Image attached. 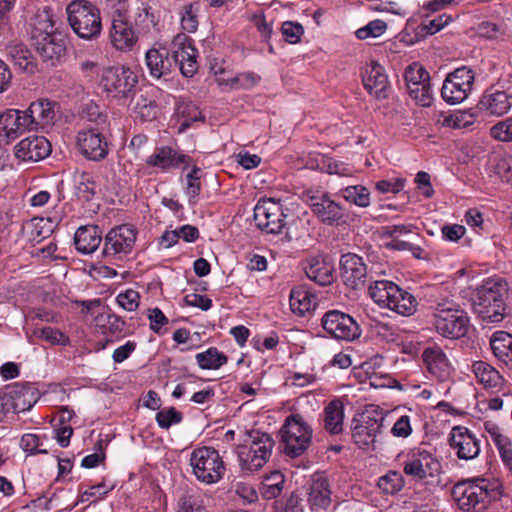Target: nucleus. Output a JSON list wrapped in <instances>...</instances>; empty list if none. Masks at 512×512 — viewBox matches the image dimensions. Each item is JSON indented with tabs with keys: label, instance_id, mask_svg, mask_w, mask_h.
Returning a JSON list of instances; mask_svg holds the SVG:
<instances>
[{
	"label": "nucleus",
	"instance_id": "5",
	"mask_svg": "<svg viewBox=\"0 0 512 512\" xmlns=\"http://www.w3.org/2000/svg\"><path fill=\"white\" fill-rule=\"evenodd\" d=\"M385 415L383 410L370 406L352 420L353 442L362 450L375 448L377 436L382 432Z\"/></svg>",
	"mask_w": 512,
	"mask_h": 512
},
{
	"label": "nucleus",
	"instance_id": "17",
	"mask_svg": "<svg viewBox=\"0 0 512 512\" xmlns=\"http://www.w3.org/2000/svg\"><path fill=\"white\" fill-rule=\"evenodd\" d=\"M136 240V231L130 225H121L111 229L106 237L103 254L115 256L117 254H128L131 252Z\"/></svg>",
	"mask_w": 512,
	"mask_h": 512
},
{
	"label": "nucleus",
	"instance_id": "55",
	"mask_svg": "<svg viewBox=\"0 0 512 512\" xmlns=\"http://www.w3.org/2000/svg\"><path fill=\"white\" fill-rule=\"evenodd\" d=\"M387 28V25L382 20H373L370 21L366 26L359 28L356 31V36L358 39H367L369 37H378L382 35Z\"/></svg>",
	"mask_w": 512,
	"mask_h": 512
},
{
	"label": "nucleus",
	"instance_id": "9",
	"mask_svg": "<svg viewBox=\"0 0 512 512\" xmlns=\"http://www.w3.org/2000/svg\"><path fill=\"white\" fill-rule=\"evenodd\" d=\"M38 399L39 392L30 383L16 382L0 391V408L3 413H20L31 409Z\"/></svg>",
	"mask_w": 512,
	"mask_h": 512
},
{
	"label": "nucleus",
	"instance_id": "59",
	"mask_svg": "<svg viewBox=\"0 0 512 512\" xmlns=\"http://www.w3.org/2000/svg\"><path fill=\"white\" fill-rule=\"evenodd\" d=\"M281 31L285 40L291 44L300 42L301 36L304 32L302 25L291 21L284 22L282 24Z\"/></svg>",
	"mask_w": 512,
	"mask_h": 512
},
{
	"label": "nucleus",
	"instance_id": "24",
	"mask_svg": "<svg viewBox=\"0 0 512 512\" xmlns=\"http://www.w3.org/2000/svg\"><path fill=\"white\" fill-rule=\"evenodd\" d=\"M191 158L169 146H162L157 148L155 152L150 155L146 163L149 166L159 168L163 171L170 169H178L183 165L185 169L190 164Z\"/></svg>",
	"mask_w": 512,
	"mask_h": 512
},
{
	"label": "nucleus",
	"instance_id": "33",
	"mask_svg": "<svg viewBox=\"0 0 512 512\" xmlns=\"http://www.w3.org/2000/svg\"><path fill=\"white\" fill-rule=\"evenodd\" d=\"M101 241V231L95 225L79 227L74 235L75 247L83 254L93 253L99 247Z\"/></svg>",
	"mask_w": 512,
	"mask_h": 512
},
{
	"label": "nucleus",
	"instance_id": "13",
	"mask_svg": "<svg viewBox=\"0 0 512 512\" xmlns=\"http://www.w3.org/2000/svg\"><path fill=\"white\" fill-rule=\"evenodd\" d=\"M286 214L282 205L272 199L259 201L254 208V221L268 234H279L285 227Z\"/></svg>",
	"mask_w": 512,
	"mask_h": 512
},
{
	"label": "nucleus",
	"instance_id": "53",
	"mask_svg": "<svg viewBox=\"0 0 512 512\" xmlns=\"http://www.w3.org/2000/svg\"><path fill=\"white\" fill-rule=\"evenodd\" d=\"M201 169L194 166L192 170L187 174V187L186 194L189 197L190 203H194V200L198 197L201 191L200 175Z\"/></svg>",
	"mask_w": 512,
	"mask_h": 512
},
{
	"label": "nucleus",
	"instance_id": "32",
	"mask_svg": "<svg viewBox=\"0 0 512 512\" xmlns=\"http://www.w3.org/2000/svg\"><path fill=\"white\" fill-rule=\"evenodd\" d=\"M478 107L491 115L502 116L510 109L511 102L505 91L488 90L480 99Z\"/></svg>",
	"mask_w": 512,
	"mask_h": 512
},
{
	"label": "nucleus",
	"instance_id": "19",
	"mask_svg": "<svg viewBox=\"0 0 512 512\" xmlns=\"http://www.w3.org/2000/svg\"><path fill=\"white\" fill-rule=\"evenodd\" d=\"M339 265L341 279L347 287L357 289L364 285L367 277V266L360 256L354 253L343 254Z\"/></svg>",
	"mask_w": 512,
	"mask_h": 512
},
{
	"label": "nucleus",
	"instance_id": "56",
	"mask_svg": "<svg viewBox=\"0 0 512 512\" xmlns=\"http://www.w3.org/2000/svg\"><path fill=\"white\" fill-rule=\"evenodd\" d=\"M493 138L499 141L509 142L512 140V118H506L498 122L490 129Z\"/></svg>",
	"mask_w": 512,
	"mask_h": 512
},
{
	"label": "nucleus",
	"instance_id": "2",
	"mask_svg": "<svg viewBox=\"0 0 512 512\" xmlns=\"http://www.w3.org/2000/svg\"><path fill=\"white\" fill-rule=\"evenodd\" d=\"M274 444L267 433L258 430L246 432L243 443L236 448L241 469L247 472L261 469L270 458Z\"/></svg>",
	"mask_w": 512,
	"mask_h": 512
},
{
	"label": "nucleus",
	"instance_id": "8",
	"mask_svg": "<svg viewBox=\"0 0 512 512\" xmlns=\"http://www.w3.org/2000/svg\"><path fill=\"white\" fill-rule=\"evenodd\" d=\"M191 466L198 480L212 484L218 482L224 474L225 467L217 450L211 447L195 449L191 454Z\"/></svg>",
	"mask_w": 512,
	"mask_h": 512
},
{
	"label": "nucleus",
	"instance_id": "47",
	"mask_svg": "<svg viewBox=\"0 0 512 512\" xmlns=\"http://www.w3.org/2000/svg\"><path fill=\"white\" fill-rule=\"evenodd\" d=\"M260 81V76L254 72H243L236 76L224 79L218 78L220 85L230 86L232 89H251Z\"/></svg>",
	"mask_w": 512,
	"mask_h": 512
},
{
	"label": "nucleus",
	"instance_id": "51",
	"mask_svg": "<svg viewBox=\"0 0 512 512\" xmlns=\"http://www.w3.org/2000/svg\"><path fill=\"white\" fill-rule=\"evenodd\" d=\"M441 126L453 129L466 128L474 123L473 114L468 112H456L446 115L441 121Z\"/></svg>",
	"mask_w": 512,
	"mask_h": 512
},
{
	"label": "nucleus",
	"instance_id": "23",
	"mask_svg": "<svg viewBox=\"0 0 512 512\" xmlns=\"http://www.w3.org/2000/svg\"><path fill=\"white\" fill-rule=\"evenodd\" d=\"M362 82L365 89L377 99L388 97L389 82L384 68L377 62L367 64L362 71Z\"/></svg>",
	"mask_w": 512,
	"mask_h": 512
},
{
	"label": "nucleus",
	"instance_id": "45",
	"mask_svg": "<svg viewBox=\"0 0 512 512\" xmlns=\"http://www.w3.org/2000/svg\"><path fill=\"white\" fill-rule=\"evenodd\" d=\"M284 482L285 477L280 471L271 472L262 482V497L268 500L277 498L282 493Z\"/></svg>",
	"mask_w": 512,
	"mask_h": 512
},
{
	"label": "nucleus",
	"instance_id": "46",
	"mask_svg": "<svg viewBox=\"0 0 512 512\" xmlns=\"http://www.w3.org/2000/svg\"><path fill=\"white\" fill-rule=\"evenodd\" d=\"M159 18L152 11V8L146 4H142L138 8V12L134 18L135 26L138 33H149L152 29L156 30Z\"/></svg>",
	"mask_w": 512,
	"mask_h": 512
},
{
	"label": "nucleus",
	"instance_id": "35",
	"mask_svg": "<svg viewBox=\"0 0 512 512\" xmlns=\"http://www.w3.org/2000/svg\"><path fill=\"white\" fill-rule=\"evenodd\" d=\"M306 276L320 286L330 285L333 280V266L324 259L313 258L305 268Z\"/></svg>",
	"mask_w": 512,
	"mask_h": 512
},
{
	"label": "nucleus",
	"instance_id": "16",
	"mask_svg": "<svg viewBox=\"0 0 512 512\" xmlns=\"http://www.w3.org/2000/svg\"><path fill=\"white\" fill-rule=\"evenodd\" d=\"M174 66L178 65L181 73L185 77H192L198 70L197 49L193 45V40L185 35L178 34L172 42Z\"/></svg>",
	"mask_w": 512,
	"mask_h": 512
},
{
	"label": "nucleus",
	"instance_id": "11",
	"mask_svg": "<svg viewBox=\"0 0 512 512\" xmlns=\"http://www.w3.org/2000/svg\"><path fill=\"white\" fill-rule=\"evenodd\" d=\"M126 12V0H117V7L112 13L110 41L117 50L121 51L131 50L138 39L137 32L127 20Z\"/></svg>",
	"mask_w": 512,
	"mask_h": 512
},
{
	"label": "nucleus",
	"instance_id": "6",
	"mask_svg": "<svg viewBox=\"0 0 512 512\" xmlns=\"http://www.w3.org/2000/svg\"><path fill=\"white\" fill-rule=\"evenodd\" d=\"M434 326L443 337L457 339L467 333L469 319L466 312L459 309L456 304L445 301L435 307Z\"/></svg>",
	"mask_w": 512,
	"mask_h": 512
},
{
	"label": "nucleus",
	"instance_id": "22",
	"mask_svg": "<svg viewBox=\"0 0 512 512\" xmlns=\"http://www.w3.org/2000/svg\"><path fill=\"white\" fill-rule=\"evenodd\" d=\"M449 443L451 448L456 451L458 458L463 460L474 459L480 452L478 440L463 426H455L452 428Z\"/></svg>",
	"mask_w": 512,
	"mask_h": 512
},
{
	"label": "nucleus",
	"instance_id": "52",
	"mask_svg": "<svg viewBox=\"0 0 512 512\" xmlns=\"http://www.w3.org/2000/svg\"><path fill=\"white\" fill-rule=\"evenodd\" d=\"M406 87L409 85L430 82V75L419 63H412L404 72Z\"/></svg>",
	"mask_w": 512,
	"mask_h": 512
},
{
	"label": "nucleus",
	"instance_id": "60",
	"mask_svg": "<svg viewBox=\"0 0 512 512\" xmlns=\"http://www.w3.org/2000/svg\"><path fill=\"white\" fill-rule=\"evenodd\" d=\"M404 178H392L389 180H380L375 183V189L382 194L393 193L397 194L403 190L405 185Z\"/></svg>",
	"mask_w": 512,
	"mask_h": 512
},
{
	"label": "nucleus",
	"instance_id": "49",
	"mask_svg": "<svg viewBox=\"0 0 512 512\" xmlns=\"http://www.w3.org/2000/svg\"><path fill=\"white\" fill-rule=\"evenodd\" d=\"M34 335L51 345L66 346L70 344L69 337L57 328L46 326L34 331Z\"/></svg>",
	"mask_w": 512,
	"mask_h": 512
},
{
	"label": "nucleus",
	"instance_id": "27",
	"mask_svg": "<svg viewBox=\"0 0 512 512\" xmlns=\"http://www.w3.org/2000/svg\"><path fill=\"white\" fill-rule=\"evenodd\" d=\"M31 42L39 56L45 62L55 65L66 51L64 35L62 32L54 33Z\"/></svg>",
	"mask_w": 512,
	"mask_h": 512
},
{
	"label": "nucleus",
	"instance_id": "40",
	"mask_svg": "<svg viewBox=\"0 0 512 512\" xmlns=\"http://www.w3.org/2000/svg\"><path fill=\"white\" fill-rule=\"evenodd\" d=\"M490 345L495 357L509 365L512 361V335L506 331H496L492 334Z\"/></svg>",
	"mask_w": 512,
	"mask_h": 512
},
{
	"label": "nucleus",
	"instance_id": "38",
	"mask_svg": "<svg viewBox=\"0 0 512 512\" xmlns=\"http://www.w3.org/2000/svg\"><path fill=\"white\" fill-rule=\"evenodd\" d=\"M316 297L304 287H297L290 293V308L298 316H304L316 307Z\"/></svg>",
	"mask_w": 512,
	"mask_h": 512
},
{
	"label": "nucleus",
	"instance_id": "57",
	"mask_svg": "<svg viewBox=\"0 0 512 512\" xmlns=\"http://www.w3.org/2000/svg\"><path fill=\"white\" fill-rule=\"evenodd\" d=\"M31 239L40 242L52 232V223L43 218L32 220Z\"/></svg>",
	"mask_w": 512,
	"mask_h": 512
},
{
	"label": "nucleus",
	"instance_id": "1",
	"mask_svg": "<svg viewBox=\"0 0 512 512\" xmlns=\"http://www.w3.org/2000/svg\"><path fill=\"white\" fill-rule=\"evenodd\" d=\"M506 288L500 280L488 279L476 289L472 297V309L486 323L502 321L505 314L504 293Z\"/></svg>",
	"mask_w": 512,
	"mask_h": 512
},
{
	"label": "nucleus",
	"instance_id": "48",
	"mask_svg": "<svg viewBox=\"0 0 512 512\" xmlns=\"http://www.w3.org/2000/svg\"><path fill=\"white\" fill-rule=\"evenodd\" d=\"M379 489L386 494H396L404 487V478L398 471H389L378 480Z\"/></svg>",
	"mask_w": 512,
	"mask_h": 512
},
{
	"label": "nucleus",
	"instance_id": "26",
	"mask_svg": "<svg viewBox=\"0 0 512 512\" xmlns=\"http://www.w3.org/2000/svg\"><path fill=\"white\" fill-rule=\"evenodd\" d=\"M27 130L31 129L24 112L8 109L0 113V143L13 140Z\"/></svg>",
	"mask_w": 512,
	"mask_h": 512
},
{
	"label": "nucleus",
	"instance_id": "37",
	"mask_svg": "<svg viewBox=\"0 0 512 512\" xmlns=\"http://www.w3.org/2000/svg\"><path fill=\"white\" fill-rule=\"evenodd\" d=\"M399 291V286L392 281L376 280L369 286V294L371 298L381 307L387 308L391 306V299Z\"/></svg>",
	"mask_w": 512,
	"mask_h": 512
},
{
	"label": "nucleus",
	"instance_id": "58",
	"mask_svg": "<svg viewBox=\"0 0 512 512\" xmlns=\"http://www.w3.org/2000/svg\"><path fill=\"white\" fill-rule=\"evenodd\" d=\"M21 447L25 452L29 454H47L48 451L42 448V442L40 438L35 434H24L21 438Z\"/></svg>",
	"mask_w": 512,
	"mask_h": 512
},
{
	"label": "nucleus",
	"instance_id": "3",
	"mask_svg": "<svg viewBox=\"0 0 512 512\" xmlns=\"http://www.w3.org/2000/svg\"><path fill=\"white\" fill-rule=\"evenodd\" d=\"M452 495L460 509L482 512L496 496V486L484 478L469 479L457 483L453 487Z\"/></svg>",
	"mask_w": 512,
	"mask_h": 512
},
{
	"label": "nucleus",
	"instance_id": "34",
	"mask_svg": "<svg viewBox=\"0 0 512 512\" xmlns=\"http://www.w3.org/2000/svg\"><path fill=\"white\" fill-rule=\"evenodd\" d=\"M330 495L328 480L322 475H315L308 487V502L311 507H328L331 501Z\"/></svg>",
	"mask_w": 512,
	"mask_h": 512
},
{
	"label": "nucleus",
	"instance_id": "4",
	"mask_svg": "<svg viewBox=\"0 0 512 512\" xmlns=\"http://www.w3.org/2000/svg\"><path fill=\"white\" fill-rule=\"evenodd\" d=\"M66 12L71 28L80 38L92 40L101 33L100 12L91 2L72 1L67 6Z\"/></svg>",
	"mask_w": 512,
	"mask_h": 512
},
{
	"label": "nucleus",
	"instance_id": "20",
	"mask_svg": "<svg viewBox=\"0 0 512 512\" xmlns=\"http://www.w3.org/2000/svg\"><path fill=\"white\" fill-rule=\"evenodd\" d=\"M77 147L88 160L100 161L108 154V143L105 137L95 129L78 132Z\"/></svg>",
	"mask_w": 512,
	"mask_h": 512
},
{
	"label": "nucleus",
	"instance_id": "30",
	"mask_svg": "<svg viewBox=\"0 0 512 512\" xmlns=\"http://www.w3.org/2000/svg\"><path fill=\"white\" fill-rule=\"evenodd\" d=\"M145 59L149 73L155 79L168 76L174 67V62L166 49H149Z\"/></svg>",
	"mask_w": 512,
	"mask_h": 512
},
{
	"label": "nucleus",
	"instance_id": "29",
	"mask_svg": "<svg viewBox=\"0 0 512 512\" xmlns=\"http://www.w3.org/2000/svg\"><path fill=\"white\" fill-rule=\"evenodd\" d=\"M28 33L30 41L42 40V37L59 33L60 31L55 27L53 16L48 8L38 10L29 21Z\"/></svg>",
	"mask_w": 512,
	"mask_h": 512
},
{
	"label": "nucleus",
	"instance_id": "7",
	"mask_svg": "<svg viewBox=\"0 0 512 512\" xmlns=\"http://www.w3.org/2000/svg\"><path fill=\"white\" fill-rule=\"evenodd\" d=\"M284 452L290 457L302 455L311 443L312 429L299 414H291L281 428Z\"/></svg>",
	"mask_w": 512,
	"mask_h": 512
},
{
	"label": "nucleus",
	"instance_id": "14",
	"mask_svg": "<svg viewBox=\"0 0 512 512\" xmlns=\"http://www.w3.org/2000/svg\"><path fill=\"white\" fill-rule=\"evenodd\" d=\"M323 329L333 338L353 341L361 334L359 325L348 314L339 310L326 312L321 320Z\"/></svg>",
	"mask_w": 512,
	"mask_h": 512
},
{
	"label": "nucleus",
	"instance_id": "10",
	"mask_svg": "<svg viewBox=\"0 0 512 512\" xmlns=\"http://www.w3.org/2000/svg\"><path fill=\"white\" fill-rule=\"evenodd\" d=\"M441 469L436 456L425 448L412 449L403 464V472L416 481L435 477Z\"/></svg>",
	"mask_w": 512,
	"mask_h": 512
},
{
	"label": "nucleus",
	"instance_id": "25",
	"mask_svg": "<svg viewBox=\"0 0 512 512\" xmlns=\"http://www.w3.org/2000/svg\"><path fill=\"white\" fill-rule=\"evenodd\" d=\"M56 103L48 99H38L32 102L24 111L31 130L45 128L54 123Z\"/></svg>",
	"mask_w": 512,
	"mask_h": 512
},
{
	"label": "nucleus",
	"instance_id": "21",
	"mask_svg": "<svg viewBox=\"0 0 512 512\" xmlns=\"http://www.w3.org/2000/svg\"><path fill=\"white\" fill-rule=\"evenodd\" d=\"M14 153L16 158L21 161L37 162L50 155L51 144L43 136H29L14 147Z\"/></svg>",
	"mask_w": 512,
	"mask_h": 512
},
{
	"label": "nucleus",
	"instance_id": "54",
	"mask_svg": "<svg viewBox=\"0 0 512 512\" xmlns=\"http://www.w3.org/2000/svg\"><path fill=\"white\" fill-rule=\"evenodd\" d=\"M181 420L182 414L174 407L160 410L156 414V422L163 429H168L171 425L180 423Z\"/></svg>",
	"mask_w": 512,
	"mask_h": 512
},
{
	"label": "nucleus",
	"instance_id": "63",
	"mask_svg": "<svg viewBox=\"0 0 512 512\" xmlns=\"http://www.w3.org/2000/svg\"><path fill=\"white\" fill-rule=\"evenodd\" d=\"M301 499L298 494L292 493L285 500L276 502V512H302Z\"/></svg>",
	"mask_w": 512,
	"mask_h": 512
},
{
	"label": "nucleus",
	"instance_id": "62",
	"mask_svg": "<svg viewBox=\"0 0 512 512\" xmlns=\"http://www.w3.org/2000/svg\"><path fill=\"white\" fill-rule=\"evenodd\" d=\"M511 157L508 155L506 157H501L495 159L494 164V173L496 176L501 179V181L509 183L512 179L511 174Z\"/></svg>",
	"mask_w": 512,
	"mask_h": 512
},
{
	"label": "nucleus",
	"instance_id": "41",
	"mask_svg": "<svg viewBox=\"0 0 512 512\" xmlns=\"http://www.w3.org/2000/svg\"><path fill=\"white\" fill-rule=\"evenodd\" d=\"M472 370L478 381L485 388H495L501 383V375L499 372L484 361L474 362Z\"/></svg>",
	"mask_w": 512,
	"mask_h": 512
},
{
	"label": "nucleus",
	"instance_id": "61",
	"mask_svg": "<svg viewBox=\"0 0 512 512\" xmlns=\"http://www.w3.org/2000/svg\"><path fill=\"white\" fill-rule=\"evenodd\" d=\"M139 299V293L132 289L120 293L116 298L117 303L127 311H135L139 306Z\"/></svg>",
	"mask_w": 512,
	"mask_h": 512
},
{
	"label": "nucleus",
	"instance_id": "50",
	"mask_svg": "<svg viewBox=\"0 0 512 512\" xmlns=\"http://www.w3.org/2000/svg\"><path fill=\"white\" fill-rule=\"evenodd\" d=\"M407 91L410 97L423 107L430 106L432 102V91L430 82L409 85Z\"/></svg>",
	"mask_w": 512,
	"mask_h": 512
},
{
	"label": "nucleus",
	"instance_id": "31",
	"mask_svg": "<svg viewBox=\"0 0 512 512\" xmlns=\"http://www.w3.org/2000/svg\"><path fill=\"white\" fill-rule=\"evenodd\" d=\"M6 52L14 66L28 74H34L37 64L31 51L21 42H10L6 46Z\"/></svg>",
	"mask_w": 512,
	"mask_h": 512
},
{
	"label": "nucleus",
	"instance_id": "39",
	"mask_svg": "<svg viewBox=\"0 0 512 512\" xmlns=\"http://www.w3.org/2000/svg\"><path fill=\"white\" fill-rule=\"evenodd\" d=\"M485 428L486 431L489 433L494 445L497 447L503 463L511 471L512 448L509 437L502 434L500 428L493 423H487L485 425Z\"/></svg>",
	"mask_w": 512,
	"mask_h": 512
},
{
	"label": "nucleus",
	"instance_id": "15",
	"mask_svg": "<svg viewBox=\"0 0 512 512\" xmlns=\"http://www.w3.org/2000/svg\"><path fill=\"white\" fill-rule=\"evenodd\" d=\"M137 83V76L123 66L108 67L103 70L101 85L105 91L115 96L127 97Z\"/></svg>",
	"mask_w": 512,
	"mask_h": 512
},
{
	"label": "nucleus",
	"instance_id": "42",
	"mask_svg": "<svg viewBox=\"0 0 512 512\" xmlns=\"http://www.w3.org/2000/svg\"><path fill=\"white\" fill-rule=\"evenodd\" d=\"M395 296L397 298L391 299V306L387 308L402 316H410L416 312L417 300L412 294L399 287V291Z\"/></svg>",
	"mask_w": 512,
	"mask_h": 512
},
{
	"label": "nucleus",
	"instance_id": "18",
	"mask_svg": "<svg viewBox=\"0 0 512 512\" xmlns=\"http://www.w3.org/2000/svg\"><path fill=\"white\" fill-rule=\"evenodd\" d=\"M312 212L318 219L327 225H340L346 222L343 207L331 199L327 194L312 196L309 203Z\"/></svg>",
	"mask_w": 512,
	"mask_h": 512
},
{
	"label": "nucleus",
	"instance_id": "64",
	"mask_svg": "<svg viewBox=\"0 0 512 512\" xmlns=\"http://www.w3.org/2000/svg\"><path fill=\"white\" fill-rule=\"evenodd\" d=\"M179 512H207V510L197 497L184 495L179 500Z\"/></svg>",
	"mask_w": 512,
	"mask_h": 512
},
{
	"label": "nucleus",
	"instance_id": "12",
	"mask_svg": "<svg viewBox=\"0 0 512 512\" xmlns=\"http://www.w3.org/2000/svg\"><path fill=\"white\" fill-rule=\"evenodd\" d=\"M474 82L472 70L461 67L446 77L441 89L443 100L451 105L463 102L469 95Z\"/></svg>",
	"mask_w": 512,
	"mask_h": 512
},
{
	"label": "nucleus",
	"instance_id": "28",
	"mask_svg": "<svg viewBox=\"0 0 512 512\" xmlns=\"http://www.w3.org/2000/svg\"><path fill=\"white\" fill-rule=\"evenodd\" d=\"M422 358L428 371L438 380L445 381L450 376V363L440 347L426 348L422 353Z\"/></svg>",
	"mask_w": 512,
	"mask_h": 512
},
{
	"label": "nucleus",
	"instance_id": "36",
	"mask_svg": "<svg viewBox=\"0 0 512 512\" xmlns=\"http://www.w3.org/2000/svg\"><path fill=\"white\" fill-rule=\"evenodd\" d=\"M324 428L330 434H340L343 431L344 408L340 400H332L324 408Z\"/></svg>",
	"mask_w": 512,
	"mask_h": 512
},
{
	"label": "nucleus",
	"instance_id": "44",
	"mask_svg": "<svg viewBox=\"0 0 512 512\" xmlns=\"http://www.w3.org/2000/svg\"><path fill=\"white\" fill-rule=\"evenodd\" d=\"M196 361L201 369L216 370L227 363V356L217 348L211 347L196 355Z\"/></svg>",
	"mask_w": 512,
	"mask_h": 512
},
{
	"label": "nucleus",
	"instance_id": "43",
	"mask_svg": "<svg viewBox=\"0 0 512 512\" xmlns=\"http://www.w3.org/2000/svg\"><path fill=\"white\" fill-rule=\"evenodd\" d=\"M338 195L345 201L358 207L366 208L370 205V193L365 186H347L339 190Z\"/></svg>",
	"mask_w": 512,
	"mask_h": 512
}]
</instances>
